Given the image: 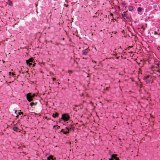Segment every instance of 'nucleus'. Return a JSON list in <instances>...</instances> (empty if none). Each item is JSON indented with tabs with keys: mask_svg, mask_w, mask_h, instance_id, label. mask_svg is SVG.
I'll list each match as a JSON object with an SVG mask.
<instances>
[{
	"mask_svg": "<svg viewBox=\"0 0 160 160\" xmlns=\"http://www.w3.org/2000/svg\"><path fill=\"white\" fill-rule=\"evenodd\" d=\"M70 118V116L68 114L65 113L62 115L61 119L64 121H66L69 120Z\"/></svg>",
	"mask_w": 160,
	"mask_h": 160,
	"instance_id": "nucleus-1",
	"label": "nucleus"
},
{
	"mask_svg": "<svg viewBox=\"0 0 160 160\" xmlns=\"http://www.w3.org/2000/svg\"><path fill=\"white\" fill-rule=\"evenodd\" d=\"M26 98L28 101L29 102L32 101L33 99L31 96V94L29 93L27 94Z\"/></svg>",
	"mask_w": 160,
	"mask_h": 160,
	"instance_id": "nucleus-2",
	"label": "nucleus"
},
{
	"mask_svg": "<svg viewBox=\"0 0 160 160\" xmlns=\"http://www.w3.org/2000/svg\"><path fill=\"white\" fill-rule=\"evenodd\" d=\"M117 154H112L111 156V158L109 159V160H119L118 158L117 157Z\"/></svg>",
	"mask_w": 160,
	"mask_h": 160,
	"instance_id": "nucleus-3",
	"label": "nucleus"
},
{
	"mask_svg": "<svg viewBox=\"0 0 160 160\" xmlns=\"http://www.w3.org/2000/svg\"><path fill=\"white\" fill-rule=\"evenodd\" d=\"M33 59L32 58H30L26 61L27 64L30 66L32 65V62H33Z\"/></svg>",
	"mask_w": 160,
	"mask_h": 160,
	"instance_id": "nucleus-4",
	"label": "nucleus"
},
{
	"mask_svg": "<svg viewBox=\"0 0 160 160\" xmlns=\"http://www.w3.org/2000/svg\"><path fill=\"white\" fill-rule=\"evenodd\" d=\"M126 12H124L122 14V18L126 17L127 19H130L129 16L128 15V14Z\"/></svg>",
	"mask_w": 160,
	"mask_h": 160,
	"instance_id": "nucleus-5",
	"label": "nucleus"
},
{
	"mask_svg": "<svg viewBox=\"0 0 160 160\" xmlns=\"http://www.w3.org/2000/svg\"><path fill=\"white\" fill-rule=\"evenodd\" d=\"M89 51V50L88 49H85L82 50V53L84 55H86L87 54Z\"/></svg>",
	"mask_w": 160,
	"mask_h": 160,
	"instance_id": "nucleus-6",
	"label": "nucleus"
},
{
	"mask_svg": "<svg viewBox=\"0 0 160 160\" xmlns=\"http://www.w3.org/2000/svg\"><path fill=\"white\" fill-rule=\"evenodd\" d=\"M59 114L57 112H56L55 113H53L52 115V116L54 118H56L58 116Z\"/></svg>",
	"mask_w": 160,
	"mask_h": 160,
	"instance_id": "nucleus-7",
	"label": "nucleus"
},
{
	"mask_svg": "<svg viewBox=\"0 0 160 160\" xmlns=\"http://www.w3.org/2000/svg\"><path fill=\"white\" fill-rule=\"evenodd\" d=\"M48 160H54L53 158V156L52 155H51L48 158Z\"/></svg>",
	"mask_w": 160,
	"mask_h": 160,
	"instance_id": "nucleus-8",
	"label": "nucleus"
},
{
	"mask_svg": "<svg viewBox=\"0 0 160 160\" xmlns=\"http://www.w3.org/2000/svg\"><path fill=\"white\" fill-rule=\"evenodd\" d=\"M13 129L14 131L16 132H18V130H19V128H18V127L16 126L13 127Z\"/></svg>",
	"mask_w": 160,
	"mask_h": 160,
	"instance_id": "nucleus-9",
	"label": "nucleus"
},
{
	"mask_svg": "<svg viewBox=\"0 0 160 160\" xmlns=\"http://www.w3.org/2000/svg\"><path fill=\"white\" fill-rule=\"evenodd\" d=\"M37 102H32L30 103V106L31 107L33 106H35L37 104Z\"/></svg>",
	"mask_w": 160,
	"mask_h": 160,
	"instance_id": "nucleus-10",
	"label": "nucleus"
},
{
	"mask_svg": "<svg viewBox=\"0 0 160 160\" xmlns=\"http://www.w3.org/2000/svg\"><path fill=\"white\" fill-rule=\"evenodd\" d=\"M53 127L54 128H55L56 129H58L59 128H60V126H58V125H54L53 126Z\"/></svg>",
	"mask_w": 160,
	"mask_h": 160,
	"instance_id": "nucleus-11",
	"label": "nucleus"
},
{
	"mask_svg": "<svg viewBox=\"0 0 160 160\" xmlns=\"http://www.w3.org/2000/svg\"><path fill=\"white\" fill-rule=\"evenodd\" d=\"M128 10L129 11H132L133 10V7L132 6H129L128 8Z\"/></svg>",
	"mask_w": 160,
	"mask_h": 160,
	"instance_id": "nucleus-12",
	"label": "nucleus"
},
{
	"mask_svg": "<svg viewBox=\"0 0 160 160\" xmlns=\"http://www.w3.org/2000/svg\"><path fill=\"white\" fill-rule=\"evenodd\" d=\"M73 125H72L71 126L70 128V129H69V131L71 129L73 131L74 130V127H73Z\"/></svg>",
	"mask_w": 160,
	"mask_h": 160,
	"instance_id": "nucleus-13",
	"label": "nucleus"
},
{
	"mask_svg": "<svg viewBox=\"0 0 160 160\" xmlns=\"http://www.w3.org/2000/svg\"><path fill=\"white\" fill-rule=\"evenodd\" d=\"M67 128V129L68 130V131H67L66 132H63V133L64 134H66L69 133V128Z\"/></svg>",
	"mask_w": 160,
	"mask_h": 160,
	"instance_id": "nucleus-14",
	"label": "nucleus"
},
{
	"mask_svg": "<svg viewBox=\"0 0 160 160\" xmlns=\"http://www.w3.org/2000/svg\"><path fill=\"white\" fill-rule=\"evenodd\" d=\"M142 10V9L140 7H139L137 9V10L139 12H140Z\"/></svg>",
	"mask_w": 160,
	"mask_h": 160,
	"instance_id": "nucleus-15",
	"label": "nucleus"
},
{
	"mask_svg": "<svg viewBox=\"0 0 160 160\" xmlns=\"http://www.w3.org/2000/svg\"><path fill=\"white\" fill-rule=\"evenodd\" d=\"M149 77H150V76L149 75H148L146 76H145L144 77V79H148V78H149Z\"/></svg>",
	"mask_w": 160,
	"mask_h": 160,
	"instance_id": "nucleus-16",
	"label": "nucleus"
},
{
	"mask_svg": "<svg viewBox=\"0 0 160 160\" xmlns=\"http://www.w3.org/2000/svg\"><path fill=\"white\" fill-rule=\"evenodd\" d=\"M9 73L10 75L11 74H12V76H14V75H15V74L13 72L11 73V72H9Z\"/></svg>",
	"mask_w": 160,
	"mask_h": 160,
	"instance_id": "nucleus-17",
	"label": "nucleus"
},
{
	"mask_svg": "<svg viewBox=\"0 0 160 160\" xmlns=\"http://www.w3.org/2000/svg\"><path fill=\"white\" fill-rule=\"evenodd\" d=\"M31 96L32 97V98H33L34 97L36 96V94L35 93H33L32 95H31Z\"/></svg>",
	"mask_w": 160,
	"mask_h": 160,
	"instance_id": "nucleus-18",
	"label": "nucleus"
},
{
	"mask_svg": "<svg viewBox=\"0 0 160 160\" xmlns=\"http://www.w3.org/2000/svg\"><path fill=\"white\" fill-rule=\"evenodd\" d=\"M18 114L19 115H21V114L22 115L23 114V113L22 112H18Z\"/></svg>",
	"mask_w": 160,
	"mask_h": 160,
	"instance_id": "nucleus-19",
	"label": "nucleus"
},
{
	"mask_svg": "<svg viewBox=\"0 0 160 160\" xmlns=\"http://www.w3.org/2000/svg\"><path fill=\"white\" fill-rule=\"evenodd\" d=\"M158 34V33L156 31H154V34L155 35H157Z\"/></svg>",
	"mask_w": 160,
	"mask_h": 160,
	"instance_id": "nucleus-20",
	"label": "nucleus"
},
{
	"mask_svg": "<svg viewBox=\"0 0 160 160\" xmlns=\"http://www.w3.org/2000/svg\"><path fill=\"white\" fill-rule=\"evenodd\" d=\"M52 79H53V81H55L56 80V78H52Z\"/></svg>",
	"mask_w": 160,
	"mask_h": 160,
	"instance_id": "nucleus-21",
	"label": "nucleus"
},
{
	"mask_svg": "<svg viewBox=\"0 0 160 160\" xmlns=\"http://www.w3.org/2000/svg\"><path fill=\"white\" fill-rule=\"evenodd\" d=\"M110 15H111V16H112L113 15V14L111 13V14Z\"/></svg>",
	"mask_w": 160,
	"mask_h": 160,
	"instance_id": "nucleus-22",
	"label": "nucleus"
},
{
	"mask_svg": "<svg viewBox=\"0 0 160 160\" xmlns=\"http://www.w3.org/2000/svg\"><path fill=\"white\" fill-rule=\"evenodd\" d=\"M142 28H143L144 29H145V28H143V27H142Z\"/></svg>",
	"mask_w": 160,
	"mask_h": 160,
	"instance_id": "nucleus-23",
	"label": "nucleus"
},
{
	"mask_svg": "<svg viewBox=\"0 0 160 160\" xmlns=\"http://www.w3.org/2000/svg\"><path fill=\"white\" fill-rule=\"evenodd\" d=\"M75 107H78V106L76 105H75Z\"/></svg>",
	"mask_w": 160,
	"mask_h": 160,
	"instance_id": "nucleus-24",
	"label": "nucleus"
},
{
	"mask_svg": "<svg viewBox=\"0 0 160 160\" xmlns=\"http://www.w3.org/2000/svg\"><path fill=\"white\" fill-rule=\"evenodd\" d=\"M92 62H95V61H92Z\"/></svg>",
	"mask_w": 160,
	"mask_h": 160,
	"instance_id": "nucleus-25",
	"label": "nucleus"
},
{
	"mask_svg": "<svg viewBox=\"0 0 160 160\" xmlns=\"http://www.w3.org/2000/svg\"><path fill=\"white\" fill-rule=\"evenodd\" d=\"M62 130H63V129H62L61 131V132H62Z\"/></svg>",
	"mask_w": 160,
	"mask_h": 160,
	"instance_id": "nucleus-26",
	"label": "nucleus"
},
{
	"mask_svg": "<svg viewBox=\"0 0 160 160\" xmlns=\"http://www.w3.org/2000/svg\"><path fill=\"white\" fill-rule=\"evenodd\" d=\"M34 66V64H33V66Z\"/></svg>",
	"mask_w": 160,
	"mask_h": 160,
	"instance_id": "nucleus-27",
	"label": "nucleus"
},
{
	"mask_svg": "<svg viewBox=\"0 0 160 160\" xmlns=\"http://www.w3.org/2000/svg\"><path fill=\"white\" fill-rule=\"evenodd\" d=\"M132 46H130V47H132Z\"/></svg>",
	"mask_w": 160,
	"mask_h": 160,
	"instance_id": "nucleus-28",
	"label": "nucleus"
},
{
	"mask_svg": "<svg viewBox=\"0 0 160 160\" xmlns=\"http://www.w3.org/2000/svg\"><path fill=\"white\" fill-rule=\"evenodd\" d=\"M18 117V115H17V117Z\"/></svg>",
	"mask_w": 160,
	"mask_h": 160,
	"instance_id": "nucleus-29",
	"label": "nucleus"
}]
</instances>
